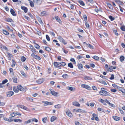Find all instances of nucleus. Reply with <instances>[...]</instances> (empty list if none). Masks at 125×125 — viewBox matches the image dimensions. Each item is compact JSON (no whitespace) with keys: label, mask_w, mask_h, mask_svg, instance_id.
Segmentation results:
<instances>
[{"label":"nucleus","mask_w":125,"mask_h":125,"mask_svg":"<svg viewBox=\"0 0 125 125\" xmlns=\"http://www.w3.org/2000/svg\"><path fill=\"white\" fill-rule=\"evenodd\" d=\"M104 88H102L101 89V90L99 92V94L100 95L104 96H108L110 95V94L108 92L104 90Z\"/></svg>","instance_id":"f257e3e1"},{"label":"nucleus","mask_w":125,"mask_h":125,"mask_svg":"<svg viewBox=\"0 0 125 125\" xmlns=\"http://www.w3.org/2000/svg\"><path fill=\"white\" fill-rule=\"evenodd\" d=\"M73 111L74 112L76 111V112L81 113H85L86 112L85 111L80 109H74L73 110Z\"/></svg>","instance_id":"f03ea898"},{"label":"nucleus","mask_w":125,"mask_h":125,"mask_svg":"<svg viewBox=\"0 0 125 125\" xmlns=\"http://www.w3.org/2000/svg\"><path fill=\"white\" fill-rule=\"evenodd\" d=\"M81 86L82 88H86L88 90H90L91 89L90 87L86 84H82L81 85Z\"/></svg>","instance_id":"7ed1b4c3"},{"label":"nucleus","mask_w":125,"mask_h":125,"mask_svg":"<svg viewBox=\"0 0 125 125\" xmlns=\"http://www.w3.org/2000/svg\"><path fill=\"white\" fill-rule=\"evenodd\" d=\"M57 38L61 42H62L64 44H66V42L61 36H58Z\"/></svg>","instance_id":"20e7f679"},{"label":"nucleus","mask_w":125,"mask_h":125,"mask_svg":"<svg viewBox=\"0 0 125 125\" xmlns=\"http://www.w3.org/2000/svg\"><path fill=\"white\" fill-rule=\"evenodd\" d=\"M61 64L60 62H54L53 63V65L54 67H59V69H61V68L60 67Z\"/></svg>","instance_id":"39448f33"},{"label":"nucleus","mask_w":125,"mask_h":125,"mask_svg":"<svg viewBox=\"0 0 125 125\" xmlns=\"http://www.w3.org/2000/svg\"><path fill=\"white\" fill-rule=\"evenodd\" d=\"M6 94L7 97H10L14 94V93L12 91H9L7 92Z\"/></svg>","instance_id":"423d86ee"},{"label":"nucleus","mask_w":125,"mask_h":125,"mask_svg":"<svg viewBox=\"0 0 125 125\" xmlns=\"http://www.w3.org/2000/svg\"><path fill=\"white\" fill-rule=\"evenodd\" d=\"M49 90L50 91L51 94L53 95L56 96L58 95V93L55 92L52 89H50Z\"/></svg>","instance_id":"0eeeda50"},{"label":"nucleus","mask_w":125,"mask_h":125,"mask_svg":"<svg viewBox=\"0 0 125 125\" xmlns=\"http://www.w3.org/2000/svg\"><path fill=\"white\" fill-rule=\"evenodd\" d=\"M66 115L69 117H71L73 116L72 113L70 112V111L68 110L66 111Z\"/></svg>","instance_id":"6e6552de"},{"label":"nucleus","mask_w":125,"mask_h":125,"mask_svg":"<svg viewBox=\"0 0 125 125\" xmlns=\"http://www.w3.org/2000/svg\"><path fill=\"white\" fill-rule=\"evenodd\" d=\"M18 89V90H19L20 91H23L25 90V88L23 87L21 85H18L17 86Z\"/></svg>","instance_id":"1a4fd4ad"},{"label":"nucleus","mask_w":125,"mask_h":125,"mask_svg":"<svg viewBox=\"0 0 125 125\" xmlns=\"http://www.w3.org/2000/svg\"><path fill=\"white\" fill-rule=\"evenodd\" d=\"M31 56L33 57L34 58L36 59H38V60H40L41 59V58L39 56H38L37 55H35L33 53H32L31 54Z\"/></svg>","instance_id":"9d476101"},{"label":"nucleus","mask_w":125,"mask_h":125,"mask_svg":"<svg viewBox=\"0 0 125 125\" xmlns=\"http://www.w3.org/2000/svg\"><path fill=\"white\" fill-rule=\"evenodd\" d=\"M113 118L115 121H118L120 120L121 118L119 117L113 116L112 117Z\"/></svg>","instance_id":"9b49d317"},{"label":"nucleus","mask_w":125,"mask_h":125,"mask_svg":"<svg viewBox=\"0 0 125 125\" xmlns=\"http://www.w3.org/2000/svg\"><path fill=\"white\" fill-rule=\"evenodd\" d=\"M73 105L74 106H76L78 107H80V104H79V103L76 101H74L72 103Z\"/></svg>","instance_id":"f8f14e48"},{"label":"nucleus","mask_w":125,"mask_h":125,"mask_svg":"<svg viewBox=\"0 0 125 125\" xmlns=\"http://www.w3.org/2000/svg\"><path fill=\"white\" fill-rule=\"evenodd\" d=\"M17 107L23 109L24 110H26L27 108V107L23 105H17Z\"/></svg>","instance_id":"ddd939ff"},{"label":"nucleus","mask_w":125,"mask_h":125,"mask_svg":"<svg viewBox=\"0 0 125 125\" xmlns=\"http://www.w3.org/2000/svg\"><path fill=\"white\" fill-rule=\"evenodd\" d=\"M116 69L115 67H113L112 66H109L108 67V70L109 71H111L113 69Z\"/></svg>","instance_id":"4468645a"},{"label":"nucleus","mask_w":125,"mask_h":125,"mask_svg":"<svg viewBox=\"0 0 125 125\" xmlns=\"http://www.w3.org/2000/svg\"><path fill=\"white\" fill-rule=\"evenodd\" d=\"M34 3L36 4H40L41 2V0H33Z\"/></svg>","instance_id":"2eb2a0df"},{"label":"nucleus","mask_w":125,"mask_h":125,"mask_svg":"<svg viewBox=\"0 0 125 125\" xmlns=\"http://www.w3.org/2000/svg\"><path fill=\"white\" fill-rule=\"evenodd\" d=\"M21 9L24 10V12L26 13L28 11V9L27 7L24 6H21Z\"/></svg>","instance_id":"dca6fc26"},{"label":"nucleus","mask_w":125,"mask_h":125,"mask_svg":"<svg viewBox=\"0 0 125 125\" xmlns=\"http://www.w3.org/2000/svg\"><path fill=\"white\" fill-rule=\"evenodd\" d=\"M37 20L41 24L42 26H43V22L41 20V18L39 17H37Z\"/></svg>","instance_id":"f3484780"},{"label":"nucleus","mask_w":125,"mask_h":125,"mask_svg":"<svg viewBox=\"0 0 125 125\" xmlns=\"http://www.w3.org/2000/svg\"><path fill=\"white\" fill-rule=\"evenodd\" d=\"M55 18L56 20L57 21L60 23H61L62 22L61 21L60 19L59 18L58 16H55Z\"/></svg>","instance_id":"a211bd4d"},{"label":"nucleus","mask_w":125,"mask_h":125,"mask_svg":"<svg viewBox=\"0 0 125 125\" xmlns=\"http://www.w3.org/2000/svg\"><path fill=\"white\" fill-rule=\"evenodd\" d=\"M44 81L43 79H40L37 80L36 82L39 84H41Z\"/></svg>","instance_id":"6ab92c4d"},{"label":"nucleus","mask_w":125,"mask_h":125,"mask_svg":"<svg viewBox=\"0 0 125 125\" xmlns=\"http://www.w3.org/2000/svg\"><path fill=\"white\" fill-rule=\"evenodd\" d=\"M10 12L11 14L14 16H16L14 10L12 9H11L10 10Z\"/></svg>","instance_id":"aec40b11"},{"label":"nucleus","mask_w":125,"mask_h":125,"mask_svg":"<svg viewBox=\"0 0 125 125\" xmlns=\"http://www.w3.org/2000/svg\"><path fill=\"white\" fill-rule=\"evenodd\" d=\"M98 82L101 83L104 85H107V83L106 82L103 80H101L100 81H97Z\"/></svg>","instance_id":"412c9836"},{"label":"nucleus","mask_w":125,"mask_h":125,"mask_svg":"<svg viewBox=\"0 0 125 125\" xmlns=\"http://www.w3.org/2000/svg\"><path fill=\"white\" fill-rule=\"evenodd\" d=\"M84 79L86 80H91L92 78L88 76H85L84 77Z\"/></svg>","instance_id":"4be33fe9"},{"label":"nucleus","mask_w":125,"mask_h":125,"mask_svg":"<svg viewBox=\"0 0 125 125\" xmlns=\"http://www.w3.org/2000/svg\"><path fill=\"white\" fill-rule=\"evenodd\" d=\"M29 47L31 49V51L32 52H35V49L32 45H30Z\"/></svg>","instance_id":"5701e85b"},{"label":"nucleus","mask_w":125,"mask_h":125,"mask_svg":"<svg viewBox=\"0 0 125 125\" xmlns=\"http://www.w3.org/2000/svg\"><path fill=\"white\" fill-rule=\"evenodd\" d=\"M3 119L4 120L6 121H8L9 122H12L13 121L11 119L10 120L6 117H3Z\"/></svg>","instance_id":"b1692460"},{"label":"nucleus","mask_w":125,"mask_h":125,"mask_svg":"<svg viewBox=\"0 0 125 125\" xmlns=\"http://www.w3.org/2000/svg\"><path fill=\"white\" fill-rule=\"evenodd\" d=\"M13 121L15 122H19L21 123L22 122V120L20 119H14L13 120Z\"/></svg>","instance_id":"393cba45"},{"label":"nucleus","mask_w":125,"mask_h":125,"mask_svg":"<svg viewBox=\"0 0 125 125\" xmlns=\"http://www.w3.org/2000/svg\"><path fill=\"white\" fill-rule=\"evenodd\" d=\"M54 107L57 109H59L62 107V105L60 104H58L54 106Z\"/></svg>","instance_id":"a878e982"},{"label":"nucleus","mask_w":125,"mask_h":125,"mask_svg":"<svg viewBox=\"0 0 125 125\" xmlns=\"http://www.w3.org/2000/svg\"><path fill=\"white\" fill-rule=\"evenodd\" d=\"M13 90L16 93H18V92L19 90L18 89V87H13Z\"/></svg>","instance_id":"bb28decb"},{"label":"nucleus","mask_w":125,"mask_h":125,"mask_svg":"<svg viewBox=\"0 0 125 125\" xmlns=\"http://www.w3.org/2000/svg\"><path fill=\"white\" fill-rule=\"evenodd\" d=\"M12 64L11 65V66L12 67H14L15 66V64H16V63L15 61L13 59L12 60Z\"/></svg>","instance_id":"cd10ccee"},{"label":"nucleus","mask_w":125,"mask_h":125,"mask_svg":"<svg viewBox=\"0 0 125 125\" xmlns=\"http://www.w3.org/2000/svg\"><path fill=\"white\" fill-rule=\"evenodd\" d=\"M56 117L55 116H52L51 118V121L53 122L56 119Z\"/></svg>","instance_id":"c85d7f7f"},{"label":"nucleus","mask_w":125,"mask_h":125,"mask_svg":"<svg viewBox=\"0 0 125 125\" xmlns=\"http://www.w3.org/2000/svg\"><path fill=\"white\" fill-rule=\"evenodd\" d=\"M68 89L71 91H74L75 90V89L72 87H68Z\"/></svg>","instance_id":"c756f323"},{"label":"nucleus","mask_w":125,"mask_h":125,"mask_svg":"<svg viewBox=\"0 0 125 125\" xmlns=\"http://www.w3.org/2000/svg\"><path fill=\"white\" fill-rule=\"evenodd\" d=\"M68 66L70 68H73V66L71 63H70L68 64Z\"/></svg>","instance_id":"7c9ffc66"},{"label":"nucleus","mask_w":125,"mask_h":125,"mask_svg":"<svg viewBox=\"0 0 125 125\" xmlns=\"http://www.w3.org/2000/svg\"><path fill=\"white\" fill-rule=\"evenodd\" d=\"M2 30L4 34L5 35H8L9 34V33L7 31L2 29Z\"/></svg>","instance_id":"2f4dec72"},{"label":"nucleus","mask_w":125,"mask_h":125,"mask_svg":"<svg viewBox=\"0 0 125 125\" xmlns=\"http://www.w3.org/2000/svg\"><path fill=\"white\" fill-rule=\"evenodd\" d=\"M68 75L67 74H64L62 75V77L64 78H68Z\"/></svg>","instance_id":"473e14b6"},{"label":"nucleus","mask_w":125,"mask_h":125,"mask_svg":"<svg viewBox=\"0 0 125 125\" xmlns=\"http://www.w3.org/2000/svg\"><path fill=\"white\" fill-rule=\"evenodd\" d=\"M86 45L88 47H89L92 49H94V47L92 45H91L90 44H86Z\"/></svg>","instance_id":"72a5a7b5"},{"label":"nucleus","mask_w":125,"mask_h":125,"mask_svg":"<svg viewBox=\"0 0 125 125\" xmlns=\"http://www.w3.org/2000/svg\"><path fill=\"white\" fill-rule=\"evenodd\" d=\"M32 121V120L31 119H29L27 121H25L24 122V123L25 124H28L29 123L31 122Z\"/></svg>","instance_id":"f704fd0d"},{"label":"nucleus","mask_w":125,"mask_h":125,"mask_svg":"<svg viewBox=\"0 0 125 125\" xmlns=\"http://www.w3.org/2000/svg\"><path fill=\"white\" fill-rule=\"evenodd\" d=\"M24 56H22L21 58V60L22 62H24L26 60Z\"/></svg>","instance_id":"c9c22d12"},{"label":"nucleus","mask_w":125,"mask_h":125,"mask_svg":"<svg viewBox=\"0 0 125 125\" xmlns=\"http://www.w3.org/2000/svg\"><path fill=\"white\" fill-rule=\"evenodd\" d=\"M79 3L80 4L83 6H84L85 4L83 2V1H82L81 0H80L79 1Z\"/></svg>","instance_id":"e433bc0d"},{"label":"nucleus","mask_w":125,"mask_h":125,"mask_svg":"<svg viewBox=\"0 0 125 125\" xmlns=\"http://www.w3.org/2000/svg\"><path fill=\"white\" fill-rule=\"evenodd\" d=\"M47 117L43 118L42 119V120L44 123H46V121L47 120Z\"/></svg>","instance_id":"4c0bfd02"},{"label":"nucleus","mask_w":125,"mask_h":125,"mask_svg":"<svg viewBox=\"0 0 125 125\" xmlns=\"http://www.w3.org/2000/svg\"><path fill=\"white\" fill-rule=\"evenodd\" d=\"M46 14V12L45 11H43L41 13V15L42 16H45Z\"/></svg>","instance_id":"58836bf2"},{"label":"nucleus","mask_w":125,"mask_h":125,"mask_svg":"<svg viewBox=\"0 0 125 125\" xmlns=\"http://www.w3.org/2000/svg\"><path fill=\"white\" fill-rule=\"evenodd\" d=\"M34 47L38 49H40V46L38 44H36L34 46Z\"/></svg>","instance_id":"ea45409f"},{"label":"nucleus","mask_w":125,"mask_h":125,"mask_svg":"<svg viewBox=\"0 0 125 125\" xmlns=\"http://www.w3.org/2000/svg\"><path fill=\"white\" fill-rule=\"evenodd\" d=\"M78 68L80 69H81L83 67V65L81 64H78Z\"/></svg>","instance_id":"a19ab883"},{"label":"nucleus","mask_w":125,"mask_h":125,"mask_svg":"<svg viewBox=\"0 0 125 125\" xmlns=\"http://www.w3.org/2000/svg\"><path fill=\"white\" fill-rule=\"evenodd\" d=\"M45 50L48 51H50L51 50V49L49 47H45Z\"/></svg>","instance_id":"79ce46f5"},{"label":"nucleus","mask_w":125,"mask_h":125,"mask_svg":"<svg viewBox=\"0 0 125 125\" xmlns=\"http://www.w3.org/2000/svg\"><path fill=\"white\" fill-rule=\"evenodd\" d=\"M70 60L71 61L73 62V63L74 64H75L76 62L75 60L73 58H71L70 59Z\"/></svg>","instance_id":"37998d69"},{"label":"nucleus","mask_w":125,"mask_h":125,"mask_svg":"<svg viewBox=\"0 0 125 125\" xmlns=\"http://www.w3.org/2000/svg\"><path fill=\"white\" fill-rule=\"evenodd\" d=\"M6 21L8 22H13V20L9 18L7 19L6 20Z\"/></svg>","instance_id":"c03bdc74"},{"label":"nucleus","mask_w":125,"mask_h":125,"mask_svg":"<svg viewBox=\"0 0 125 125\" xmlns=\"http://www.w3.org/2000/svg\"><path fill=\"white\" fill-rule=\"evenodd\" d=\"M20 72L21 74L24 77H26V74L23 71H20Z\"/></svg>","instance_id":"a18cd8bd"},{"label":"nucleus","mask_w":125,"mask_h":125,"mask_svg":"<svg viewBox=\"0 0 125 125\" xmlns=\"http://www.w3.org/2000/svg\"><path fill=\"white\" fill-rule=\"evenodd\" d=\"M120 88H121V89H119V90L121 91L123 93L125 94V89H122L121 87H119Z\"/></svg>","instance_id":"49530a36"},{"label":"nucleus","mask_w":125,"mask_h":125,"mask_svg":"<svg viewBox=\"0 0 125 125\" xmlns=\"http://www.w3.org/2000/svg\"><path fill=\"white\" fill-rule=\"evenodd\" d=\"M17 78L14 77L13 78V82L14 83H17Z\"/></svg>","instance_id":"de8ad7c7"},{"label":"nucleus","mask_w":125,"mask_h":125,"mask_svg":"<svg viewBox=\"0 0 125 125\" xmlns=\"http://www.w3.org/2000/svg\"><path fill=\"white\" fill-rule=\"evenodd\" d=\"M11 116L12 117H14L16 115V114L15 113H12L10 114Z\"/></svg>","instance_id":"09e8293b"},{"label":"nucleus","mask_w":125,"mask_h":125,"mask_svg":"<svg viewBox=\"0 0 125 125\" xmlns=\"http://www.w3.org/2000/svg\"><path fill=\"white\" fill-rule=\"evenodd\" d=\"M30 5L32 7H33L34 6L33 2L31 1L30 2Z\"/></svg>","instance_id":"8fccbe9b"},{"label":"nucleus","mask_w":125,"mask_h":125,"mask_svg":"<svg viewBox=\"0 0 125 125\" xmlns=\"http://www.w3.org/2000/svg\"><path fill=\"white\" fill-rule=\"evenodd\" d=\"M109 17L111 21H113L115 19V18L113 17L112 16H109Z\"/></svg>","instance_id":"3c124183"},{"label":"nucleus","mask_w":125,"mask_h":125,"mask_svg":"<svg viewBox=\"0 0 125 125\" xmlns=\"http://www.w3.org/2000/svg\"><path fill=\"white\" fill-rule=\"evenodd\" d=\"M93 58L96 60H97L99 59V57L96 56H94L93 57Z\"/></svg>","instance_id":"603ef678"},{"label":"nucleus","mask_w":125,"mask_h":125,"mask_svg":"<svg viewBox=\"0 0 125 125\" xmlns=\"http://www.w3.org/2000/svg\"><path fill=\"white\" fill-rule=\"evenodd\" d=\"M36 33L39 36H41L42 34L39 31H37L36 30Z\"/></svg>","instance_id":"864d4df0"},{"label":"nucleus","mask_w":125,"mask_h":125,"mask_svg":"<svg viewBox=\"0 0 125 125\" xmlns=\"http://www.w3.org/2000/svg\"><path fill=\"white\" fill-rule=\"evenodd\" d=\"M31 120H32V121L35 122H37L38 121V120L35 118H33Z\"/></svg>","instance_id":"5fc2aeb1"},{"label":"nucleus","mask_w":125,"mask_h":125,"mask_svg":"<svg viewBox=\"0 0 125 125\" xmlns=\"http://www.w3.org/2000/svg\"><path fill=\"white\" fill-rule=\"evenodd\" d=\"M8 82V80L7 79H5L3 80L2 82V83L3 84H4Z\"/></svg>","instance_id":"6e6d98bb"},{"label":"nucleus","mask_w":125,"mask_h":125,"mask_svg":"<svg viewBox=\"0 0 125 125\" xmlns=\"http://www.w3.org/2000/svg\"><path fill=\"white\" fill-rule=\"evenodd\" d=\"M97 110L99 111H101L102 112H103L104 111V110L100 108H98L97 109Z\"/></svg>","instance_id":"4d7b16f0"},{"label":"nucleus","mask_w":125,"mask_h":125,"mask_svg":"<svg viewBox=\"0 0 125 125\" xmlns=\"http://www.w3.org/2000/svg\"><path fill=\"white\" fill-rule=\"evenodd\" d=\"M83 17L84 21L85 22H86L87 20V17L86 16V15H83Z\"/></svg>","instance_id":"13d9d810"},{"label":"nucleus","mask_w":125,"mask_h":125,"mask_svg":"<svg viewBox=\"0 0 125 125\" xmlns=\"http://www.w3.org/2000/svg\"><path fill=\"white\" fill-rule=\"evenodd\" d=\"M120 59L121 61L122 62L124 60L125 58L124 57L122 56L120 57Z\"/></svg>","instance_id":"bf43d9fd"},{"label":"nucleus","mask_w":125,"mask_h":125,"mask_svg":"<svg viewBox=\"0 0 125 125\" xmlns=\"http://www.w3.org/2000/svg\"><path fill=\"white\" fill-rule=\"evenodd\" d=\"M46 39L49 41H50V39L48 35H46Z\"/></svg>","instance_id":"052dcab7"},{"label":"nucleus","mask_w":125,"mask_h":125,"mask_svg":"<svg viewBox=\"0 0 125 125\" xmlns=\"http://www.w3.org/2000/svg\"><path fill=\"white\" fill-rule=\"evenodd\" d=\"M107 5L110 9H112L113 8V7L111 4L108 3L107 4Z\"/></svg>","instance_id":"680f3d73"},{"label":"nucleus","mask_w":125,"mask_h":125,"mask_svg":"<svg viewBox=\"0 0 125 125\" xmlns=\"http://www.w3.org/2000/svg\"><path fill=\"white\" fill-rule=\"evenodd\" d=\"M61 63V64L60 65V66L62 65V66H65L66 65V63L64 62H61L60 63Z\"/></svg>","instance_id":"e2e57ef3"},{"label":"nucleus","mask_w":125,"mask_h":125,"mask_svg":"<svg viewBox=\"0 0 125 125\" xmlns=\"http://www.w3.org/2000/svg\"><path fill=\"white\" fill-rule=\"evenodd\" d=\"M121 29L123 31H125V27L123 26L121 27Z\"/></svg>","instance_id":"0e129e2a"},{"label":"nucleus","mask_w":125,"mask_h":125,"mask_svg":"<svg viewBox=\"0 0 125 125\" xmlns=\"http://www.w3.org/2000/svg\"><path fill=\"white\" fill-rule=\"evenodd\" d=\"M113 32L117 36L118 35V33H117V31L116 30H113Z\"/></svg>","instance_id":"69168bd1"},{"label":"nucleus","mask_w":125,"mask_h":125,"mask_svg":"<svg viewBox=\"0 0 125 125\" xmlns=\"http://www.w3.org/2000/svg\"><path fill=\"white\" fill-rule=\"evenodd\" d=\"M111 77H110V80H112L114 79V75L113 74H112L111 75Z\"/></svg>","instance_id":"338daca9"},{"label":"nucleus","mask_w":125,"mask_h":125,"mask_svg":"<svg viewBox=\"0 0 125 125\" xmlns=\"http://www.w3.org/2000/svg\"><path fill=\"white\" fill-rule=\"evenodd\" d=\"M5 104V103L3 102H1L0 101V106H3Z\"/></svg>","instance_id":"774afa93"}]
</instances>
